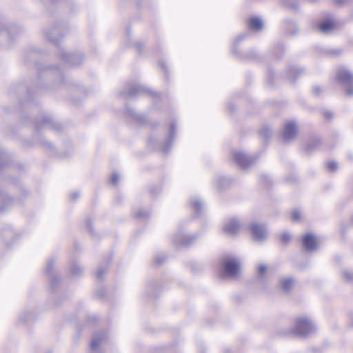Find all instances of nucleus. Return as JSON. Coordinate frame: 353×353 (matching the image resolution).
I'll return each mask as SVG.
<instances>
[{
	"instance_id": "obj_34",
	"label": "nucleus",
	"mask_w": 353,
	"mask_h": 353,
	"mask_svg": "<svg viewBox=\"0 0 353 353\" xmlns=\"http://www.w3.org/2000/svg\"><path fill=\"white\" fill-rule=\"evenodd\" d=\"M157 292V285L155 281H151L148 283L146 287V293L150 295H154Z\"/></svg>"
},
{
	"instance_id": "obj_45",
	"label": "nucleus",
	"mask_w": 353,
	"mask_h": 353,
	"mask_svg": "<svg viewBox=\"0 0 353 353\" xmlns=\"http://www.w3.org/2000/svg\"><path fill=\"white\" fill-rule=\"evenodd\" d=\"M105 294V290L103 287L98 288L95 292V296L97 298L101 299Z\"/></svg>"
},
{
	"instance_id": "obj_57",
	"label": "nucleus",
	"mask_w": 353,
	"mask_h": 353,
	"mask_svg": "<svg viewBox=\"0 0 353 353\" xmlns=\"http://www.w3.org/2000/svg\"><path fill=\"white\" fill-rule=\"evenodd\" d=\"M227 108L228 109V110L230 112H234L235 110V109H236L234 105H233L232 103H228V105H227Z\"/></svg>"
},
{
	"instance_id": "obj_19",
	"label": "nucleus",
	"mask_w": 353,
	"mask_h": 353,
	"mask_svg": "<svg viewBox=\"0 0 353 353\" xmlns=\"http://www.w3.org/2000/svg\"><path fill=\"white\" fill-rule=\"evenodd\" d=\"M14 199L0 188V213L3 212L8 207L12 205Z\"/></svg>"
},
{
	"instance_id": "obj_43",
	"label": "nucleus",
	"mask_w": 353,
	"mask_h": 353,
	"mask_svg": "<svg viewBox=\"0 0 353 353\" xmlns=\"http://www.w3.org/2000/svg\"><path fill=\"white\" fill-rule=\"evenodd\" d=\"M267 270V266L265 265H261L258 268V274L259 277L261 279H263L264 276L263 274Z\"/></svg>"
},
{
	"instance_id": "obj_60",
	"label": "nucleus",
	"mask_w": 353,
	"mask_h": 353,
	"mask_svg": "<svg viewBox=\"0 0 353 353\" xmlns=\"http://www.w3.org/2000/svg\"><path fill=\"white\" fill-rule=\"evenodd\" d=\"M156 142V139L153 137H150L148 140L149 145H153Z\"/></svg>"
},
{
	"instance_id": "obj_1",
	"label": "nucleus",
	"mask_w": 353,
	"mask_h": 353,
	"mask_svg": "<svg viewBox=\"0 0 353 353\" xmlns=\"http://www.w3.org/2000/svg\"><path fill=\"white\" fill-rule=\"evenodd\" d=\"M42 54L43 52L37 48H28L22 54L23 61L26 64L33 63L36 66L38 76L32 86L28 88L23 105L32 103L35 96L57 90L65 83L63 73L59 68L37 61Z\"/></svg>"
},
{
	"instance_id": "obj_13",
	"label": "nucleus",
	"mask_w": 353,
	"mask_h": 353,
	"mask_svg": "<svg viewBox=\"0 0 353 353\" xmlns=\"http://www.w3.org/2000/svg\"><path fill=\"white\" fill-rule=\"evenodd\" d=\"M232 157L234 161L243 169H246L255 161V159L241 151L234 152Z\"/></svg>"
},
{
	"instance_id": "obj_10",
	"label": "nucleus",
	"mask_w": 353,
	"mask_h": 353,
	"mask_svg": "<svg viewBox=\"0 0 353 353\" xmlns=\"http://www.w3.org/2000/svg\"><path fill=\"white\" fill-rule=\"evenodd\" d=\"M199 236V233L192 235L185 234L182 231L179 230L172 237V242L177 248L188 247L194 243Z\"/></svg>"
},
{
	"instance_id": "obj_38",
	"label": "nucleus",
	"mask_w": 353,
	"mask_h": 353,
	"mask_svg": "<svg viewBox=\"0 0 353 353\" xmlns=\"http://www.w3.org/2000/svg\"><path fill=\"white\" fill-rule=\"evenodd\" d=\"M290 240L291 235L288 232H283L279 236V241L284 244H288Z\"/></svg>"
},
{
	"instance_id": "obj_37",
	"label": "nucleus",
	"mask_w": 353,
	"mask_h": 353,
	"mask_svg": "<svg viewBox=\"0 0 353 353\" xmlns=\"http://www.w3.org/2000/svg\"><path fill=\"white\" fill-rule=\"evenodd\" d=\"M285 6L297 10L299 8V3L296 0H284Z\"/></svg>"
},
{
	"instance_id": "obj_5",
	"label": "nucleus",
	"mask_w": 353,
	"mask_h": 353,
	"mask_svg": "<svg viewBox=\"0 0 353 353\" xmlns=\"http://www.w3.org/2000/svg\"><path fill=\"white\" fill-rule=\"evenodd\" d=\"M248 32L240 34L233 42L231 52L232 55L241 61H258L260 60V55L254 50L241 52L239 49V43L249 36Z\"/></svg>"
},
{
	"instance_id": "obj_55",
	"label": "nucleus",
	"mask_w": 353,
	"mask_h": 353,
	"mask_svg": "<svg viewBox=\"0 0 353 353\" xmlns=\"http://www.w3.org/2000/svg\"><path fill=\"white\" fill-rule=\"evenodd\" d=\"M350 1V0H334V3L338 6H342Z\"/></svg>"
},
{
	"instance_id": "obj_15",
	"label": "nucleus",
	"mask_w": 353,
	"mask_h": 353,
	"mask_svg": "<svg viewBox=\"0 0 353 353\" xmlns=\"http://www.w3.org/2000/svg\"><path fill=\"white\" fill-rule=\"evenodd\" d=\"M302 244L306 251L312 252L317 248L316 238L314 234L307 233L303 236Z\"/></svg>"
},
{
	"instance_id": "obj_32",
	"label": "nucleus",
	"mask_w": 353,
	"mask_h": 353,
	"mask_svg": "<svg viewBox=\"0 0 353 353\" xmlns=\"http://www.w3.org/2000/svg\"><path fill=\"white\" fill-rule=\"evenodd\" d=\"M70 263L71 273L74 276H79L83 273V270L80 266V265L78 263V262H77L75 261H70Z\"/></svg>"
},
{
	"instance_id": "obj_3",
	"label": "nucleus",
	"mask_w": 353,
	"mask_h": 353,
	"mask_svg": "<svg viewBox=\"0 0 353 353\" xmlns=\"http://www.w3.org/2000/svg\"><path fill=\"white\" fill-rule=\"evenodd\" d=\"M33 123L34 127V138L39 140V143L46 149L49 152H53L54 148L50 142L45 140L43 137H40V134L42 131L48 129L54 130L57 132H60L63 130V126L61 123L57 122L54 118L50 114H43L38 116Z\"/></svg>"
},
{
	"instance_id": "obj_44",
	"label": "nucleus",
	"mask_w": 353,
	"mask_h": 353,
	"mask_svg": "<svg viewBox=\"0 0 353 353\" xmlns=\"http://www.w3.org/2000/svg\"><path fill=\"white\" fill-rule=\"evenodd\" d=\"M327 169L331 172H334L337 170L338 164L335 161H329L327 163Z\"/></svg>"
},
{
	"instance_id": "obj_50",
	"label": "nucleus",
	"mask_w": 353,
	"mask_h": 353,
	"mask_svg": "<svg viewBox=\"0 0 353 353\" xmlns=\"http://www.w3.org/2000/svg\"><path fill=\"white\" fill-rule=\"evenodd\" d=\"M323 114L326 119L330 120L333 118V113L331 111L324 110Z\"/></svg>"
},
{
	"instance_id": "obj_56",
	"label": "nucleus",
	"mask_w": 353,
	"mask_h": 353,
	"mask_svg": "<svg viewBox=\"0 0 353 353\" xmlns=\"http://www.w3.org/2000/svg\"><path fill=\"white\" fill-rule=\"evenodd\" d=\"M79 197V193L77 192H73L71 194V199L73 201H76Z\"/></svg>"
},
{
	"instance_id": "obj_61",
	"label": "nucleus",
	"mask_w": 353,
	"mask_h": 353,
	"mask_svg": "<svg viewBox=\"0 0 353 353\" xmlns=\"http://www.w3.org/2000/svg\"><path fill=\"white\" fill-rule=\"evenodd\" d=\"M21 121L23 123H27L28 121V117H23L21 118Z\"/></svg>"
},
{
	"instance_id": "obj_63",
	"label": "nucleus",
	"mask_w": 353,
	"mask_h": 353,
	"mask_svg": "<svg viewBox=\"0 0 353 353\" xmlns=\"http://www.w3.org/2000/svg\"><path fill=\"white\" fill-rule=\"evenodd\" d=\"M79 248V245L77 244L75 245V249L76 250H78Z\"/></svg>"
},
{
	"instance_id": "obj_40",
	"label": "nucleus",
	"mask_w": 353,
	"mask_h": 353,
	"mask_svg": "<svg viewBox=\"0 0 353 353\" xmlns=\"http://www.w3.org/2000/svg\"><path fill=\"white\" fill-rule=\"evenodd\" d=\"M260 181L261 183H264L267 186H270L272 183L271 179L267 174H261L260 176Z\"/></svg>"
},
{
	"instance_id": "obj_52",
	"label": "nucleus",
	"mask_w": 353,
	"mask_h": 353,
	"mask_svg": "<svg viewBox=\"0 0 353 353\" xmlns=\"http://www.w3.org/2000/svg\"><path fill=\"white\" fill-rule=\"evenodd\" d=\"M278 50H280L282 52V54L281 55L276 56V58L278 59H281L283 57V52H284V46L283 44H279L277 46Z\"/></svg>"
},
{
	"instance_id": "obj_9",
	"label": "nucleus",
	"mask_w": 353,
	"mask_h": 353,
	"mask_svg": "<svg viewBox=\"0 0 353 353\" xmlns=\"http://www.w3.org/2000/svg\"><path fill=\"white\" fill-rule=\"evenodd\" d=\"M54 257H50L47 262L45 270L46 274L49 277L50 289L53 293L56 292L57 289L61 284L60 277L54 272Z\"/></svg>"
},
{
	"instance_id": "obj_20",
	"label": "nucleus",
	"mask_w": 353,
	"mask_h": 353,
	"mask_svg": "<svg viewBox=\"0 0 353 353\" xmlns=\"http://www.w3.org/2000/svg\"><path fill=\"white\" fill-rule=\"evenodd\" d=\"M127 115L130 117L134 122L139 125H143L146 122V117L144 114H137L134 109L127 106L125 110Z\"/></svg>"
},
{
	"instance_id": "obj_4",
	"label": "nucleus",
	"mask_w": 353,
	"mask_h": 353,
	"mask_svg": "<svg viewBox=\"0 0 353 353\" xmlns=\"http://www.w3.org/2000/svg\"><path fill=\"white\" fill-rule=\"evenodd\" d=\"M146 94L154 99H159L160 93L152 90L150 88H147L137 81H131L127 83L125 88L119 93L121 97H137L138 96Z\"/></svg>"
},
{
	"instance_id": "obj_18",
	"label": "nucleus",
	"mask_w": 353,
	"mask_h": 353,
	"mask_svg": "<svg viewBox=\"0 0 353 353\" xmlns=\"http://www.w3.org/2000/svg\"><path fill=\"white\" fill-rule=\"evenodd\" d=\"M321 141L319 137H313L302 148V151L306 154H310L316 151L321 145Z\"/></svg>"
},
{
	"instance_id": "obj_46",
	"label": "nucleus",
	"mask_w": 353,
	"mask_h": 353,
	"mask_svg": "<svg viewBox=\"0 0 353 353\" xmlns=\"http://www.w3.org/2000/svg\"><path fill=\"white\" fill-rule=\"evenodd\" d=\"M165 259L166 258L164 256H157L155 258L154 263L156 265L159 266L165 261Z\"/></svg>"
},
{
	"instance_id": "obj_27",
	"label": "nucleus",
	"mask_w": 353,
	"mask_h": 353,
	"mask_svg": "<svg viewBox=\"0 0 353 353\" xmlns=\"http://www.w3.org/2000/svg\"><path fill=\"white\" fill-rule=\"evenodd\" d=\"M263 21L256 17H252L249 19L248 27L251 30L259 31L263 28Z\"/></svg>"
},
{
	"instance_id": "obj_35",
	"label": "nucleus",
	"mask_w": 353,
	"mask_h": 353,
	"mask_svg": "<svg viewBox=\"0 0 353 353\" xmlns=\"http://www.w3.org/2000/svg\"><path fill=\"white\" fill-rule=\"evenodd\" d=\"M33 314L30 312H26L21 314L19 318V321L22 324H26L32 317Z\"/></svg>"
},
{
	"instance_id": "obj_53",
	"label": "nucleus",
	"mask_w": 353,
	"mask_h": 353,
	"mask_svg": "<svg viewBox=\"0 0 353 353\" xmlns=\"http://www.w3.org/2000/svg\"><path fill=\"white\" fill-rule=\"evenodd\" d=\"M149 192L152 194H153V193L158 194L160 192V189L157 188L156 186H152L149 188Z\"/></svg>"
},
{
	"instance_id": "obj_47",
	"label": "nucleus",
	"mask_w": 353,
	"mask_h": 353,
	"mask_svg": "<svg viewBox=\"0 0 353 353\" xmlns=\"http://www.w3.org/2000/svg\"><path fill=\"white\" fill-rule=\"evenodd\" d=\"M322 92V88L319 85H314L312 88V94L316 96L319 97L321 93Z\"/></svg>"
},
{
	"instance_id": "obj_25",
	"label": "nucleus",
	"mask_w": 353,
	"mask_h": 353,
	"mask_svg": "<svg viewBox=\"0 0 353 353\" xmlns=\"http://www.w3.org/2000/svg\"><path fill=\"white\" fill-rule=\"evenodd\" d=\"M112 261V258L110 256L108 257L107 261H105L103 265L99 266L95 272L96 278L101 281L103 280V275L108 271L110 262Z\"/></svg>"
},
{
	"instance_id": "obj_14",
	"label": "nucleus",
	"mask_w": 353,
	"mask_h": 353,
	"mask_svg": "<svg viewBox=\"0 0 353 353\" xmlns=\"http://www.w3.org/2000/svg\"><path fill=\"white\" fill-rule=\"evenodd\" d=\"M250 230L254 241L261 242L265 240L267 232L264 225L252 223L250 225Z\"/></svg>"
},
{
	"instance_id": "obj_58",
	"label": "nucleus",
	"mask_w": 353,
	"mask_h": 353,
	"mask_svg": "<svg viewBox=\"0 0 353 353\" xmlns=\"http://www.w3.org/2000/svg\"><path fill=\"white\" fill-rule=\"evenodd\" d=\"M134 47L139 50L140 51L143 47V45L141 42H137L135 44H134Z\"/></svg>"
},
{
	"instance_id": "obj_54",
	"label": "nucleus",
	"mask_w": 353,
	"mask_h": 353,
	"mask_svg": "<svg viewBox=\"0 0 353 353\" xmlns=\"http://www.w3.org/2000/svg\"><path fill=\"white\" fill-rule=\"evenodd\" d=\"M98 319V317L96 315H91L88 317V321L90 323H94Z\"/></svg>"
},
{
	"instance_id": "obj_23",
	"label": "nucleus",
	"mask_w": 353,
	"mask_h": 353,
	"mask_svg": "<svg viewBox=\"0 0 353 353\" xmlns=\"http://www.w3.org/2000/svg\"><path fill=\"white\" fill-rule=\"evenodd\" d=\"M239 225V221L236 219H232L225 225L223 230L227 234H234L237 232Z\"/></svg>"
},
{
	"instance_id": "obj_7",
	"label": "nucleus",
	"mask_w": 353,
	"mask_h": 353,
	"mask_svg": "<svg viewBox=\"0 0 353 353\" xmlns=\"http://www.w3.org/2000/svg\"><path fill=\"white\" fill-rule=\"evenodd\" d=\"M336 81L343 85L345 89V95L353 96V74L345 69H339L336 74Z\"/></svg>"
},
{
	"instance_id": "obj_11",
	"label": "nucleus",
	"mask_w": 353,
	"mask_h": 353,
	"mask_svg": "<svg viewBox=\"0 0 353 353\" xmlns=\"http://www.w3.org/2000/svg\"><path fill=\"white\" fill-rule=\"evenodd\" d=\"M176 128L177 124L176 121H172L168 127V137L160 147V151L162 153L167 154L170 150L176 139Z\"/></svg>"
},
{
	"instance_id": "obj_22",
	"label": "nucleus",
	"mask_w": 353,
	"mask_h": 353,
	"mask_svg": "<svg viewBox=\"0 0 353 353\" xmlns=\"http://www.w3.org/2000/svg\"><path fill=\"white\" fill-rule=\"evenodd\" d=\"M284 24L286 26L285 34L294 36L299 32V28L297 23L292 19H285Z\"/></svg>"
},
{
	"instance_id": "obj_24",
	"label": "nucleus",
	"mask_w": 353,
	"mask_h": 353,
	"mask_svg": "<svg viewBox=\"0 0 353 353\" xmlns=\"http://www.w3.org/2000/svg\"><path fill=\"white\" fill-rule=\"evenodd\" d=\"M214 181L216 187L221 190L228 188L231 183V179L223 176H216Z\"/></svg>"
},
{
	"instance_id": "obj_41",
	"label": "nucleus",
	"mask_w": 353,
	"mask_h": 353,
	"mask_svg": "<svg viewBox=\"0 0 353 353\" xmlns=\"http://www.w3.org/2000/svg\"><path fill=\"white\" fill-rule=\"evenodd\" d=\"M342 274L344 277V279L347 282H352L353 281V273L348 272L347 270H343Z\"/></svg>"
},
{
	"instance_id": "obj_21",
	"label": "nucleus",
	"mask_w": 353,
	"mask_h": 353,
	"mask_svg": "<svg viewBox=\"0 0 353 353\" xmlns=\"http://www.w3.org/2000/svg\"><path fill=\"white\" fill-rule=\"evenodd\" d=\"M106 337V332L104 331H97L93 334L92 341L90 343V349L95 350L101 343L102 341Z\"/></svg>"
},
{
	"instance_id": "obj_2",
	"label": "nucleus",
	"mask_w": 353,
	"mask_h": 353,
	"mask_svg": "<svg viewBox=\"0 0 353 353\" xmlns=\"http://www.w3.org/2000/svg\"><path fill=\"white\" fill-rule=\"evenodd\" d=\"M63 26L58 24L44 31L46 39L57 46L58 56L65 63L70 66H77L83 61V56L81 53L66 52L59 45V41L64 37Z\"/></svg>"
},
{
	"instance_id": "obj_33",
	"label": "nucleus",
	"mask_w": 353,
	"mask_h": 353,
	"mask_svg": "<svg viewBox=\"0 0 353 353\" xmlns=\"http://www.w3.org/2000/svg\"><path fill=\"white\" fill-rule=\"evenodd\" d=\"M334 28V23L332 20L327 19L319 25V29L323 32H326Z\"/></svg>"
},
{
	"instance_id": "obj_39",
	"label": "nucleus",
	"mask_w": 353,
	"mask_h": 353,
	"mask_svg": "<svg viewBox=\"0 0 353 353\" xmlns=\"http://www.w3.org/2000/svg\"><path fill=\"white\" fill-rule=\"evenodd\" d=\"M150 213L145 210H139L135 214V218L139 219H145L149 217Z\"/></svg>"
},
{
	"instance_id": "obj_42",
	"label": "nucleus",
	"mask_w": 353,
	"mask_h": 353,
	"mask_svg": "<svg viewBox=\"0 0 353 353\" xmlns=\"http://www.w3.org/2000/svg\"><path fill=\"white\" fill-rule=\"evenodd\" d=\"M291 218L293 221H299L301 219V212L299 210H294L291 213Z\"/></svg>"
},
{
	"instance_id": "obj_30",
	"label": "nucleus",
	"mask_w": 353,
	"mask_h": 353,
	"mask_svg": "<svg viewBox=\"0 0 353 353\" xmlns=\"http://www.w3.org/2000/svg\"><path fill=\"white\" fill-rule=\"evenodd\" d=\"M272 134V131L268 125H264L261 128L259 131L260 137L263 139L265 142H267L270 140Z\"/></svg>"
},
{
	"instance_id": "obj_28",
	"label": "nucleus",
	"mask_w": 353,
	"mask_h": 353,
	"mask_svg": "<svg viewBox=\"0 0 353 353\" xmlns=\"http://www.w3.org/2000/svg\"><path fill=\"white\" fill-rule=\"evenodd\" d=\"M8 181L19 190V192L21 194L20 199H26L28 196V192L22 187L18 178H9Z\"/></svg>"
},
{
	"instance_id": "obj_29",
	"label": "nucleus",
	"mask_w": 353,
	"mask_h": 353,
	"mask_svg": "<svg viewBox=\"0 0 353 353\" xmlns=\"http://www.w3.org/2000/svg\"><path fill=\"white\" fill-rule=\"evenodd\" d=\"M10 165L8 154L0 148V172L4 170Z\"/></svg>"
},
{
	"instance_id": "obj_6",
	"label": "nucleus",
	"mask_w": 353,
	"mask_h": 353,
	"mask_svg": "<svg viewBox=\"0 0 353 353\" xmlns=\"http://www.w3.org/2000/svg\"><path fill=\"white\" fill-rule=\"evenodd\" d=\"M314 330L315 327L311 319L307 317H301L296 319L293 332L297 336L305 337L314 332Z\"/></svg>"
},
{
	"instance_id": "obj_48",
	"label": "nucleus",
	"mask_w": 353,
	"mask_h": 353,
	"mask_svg": "<svg viewBox=\"0 0 353 353\" xmlns=\"http://www.w3.org/2000/svg\"><path fill=\"white\" fill-rule=\"evenodd\" d=\"M274 77V74L273 71L269 70L268 75L267 77V82L270 85H272L273 84L272 80H273Z\"/></svg>"
},
{
	"instance_id": "obj_51",
	"label": "nucleus",
	"mask_w": 353,
	"mask_h": 353,
	"mask_svg": "<svg viewBox=\"0 0 353 353\" xmlns=\"http://www.w3.org/2000/svg\"><path fill=\"white\" fill-rule=\"evenodd\" d=\"M159 66H160L161 69H162L165 72V78L168 79V68H167L165 63L163 62H161L159 63Z\"/></svg>"
},
{
	"instance_id": "obj_12",
	"label": "nucleus",
	"mask_w": 353,
	"mask_h": 353,
	"mask_svg": "<svg viewBox=\"0 0 353 353\" xmlns=\"http://www.w3.org/2000/svg\"><path fill=\"white\" fill-rule=\"evenodd\" d=\"M297 134V126L294 121L287 122L281 132L282 141L290 143L293 141Z\"/></svg>"
},
{
	"instance_id": "obj_59",
	"label": "nucleus",
	"mask_w": 353,
	"mask_h": 353,
	"mask_svg": "<svg viewBox=\"0 0 353 353\" xmlns=\"http://www.w3.org/2000/svg\"><path fill=\"white\" fill-rule=\"evenodd\" d=\"M341 53L340 50H334L331 51V54L334 55H339Z\"/></svg>"
},
{
	"instance_id": "obj_49",
	"label": "nucleus",
	"mask_w": 353,
	"mask_h": 353,
	"mask_svg": "<svg viewBox=\"0 0 353 353\" xmlns=\"http://www.w3.org/2000/svg\"><path fill=\"white\" fill-rule=\"evenodd\" d=\"M119 181V174L118 173H113L110 179V183L115 185Z\"/></svg>"
},
{
	"instance_id": "obj_8",
	"label": "nucleus",
	"mask_w": 353,
	"mask_h": 353,
	"mask_svg": "<svg viewBox=\"0 0 353 353\" xmlns=\"http://www.w3.org/2000/svg\"><path fill=\"white\" fill-rule=\"evenodd\" d=\"M240 272V263L237 259L225 258L221 262L223 276L236 277Z\"/></svg>"
},
{
	"instance_id": "obj_62",
	"label": "nucleus",
	"mask_w": 353,
	"mask_h": 353,
	"mask_svg": "<svg viewBox=\"0 0 353 353\" xmlns=\"http://www.w3.org/2000/svg\"><path fill=\"white\" fill-rule=\"evenodd\" d=\"M347 157H348V158H349L350 159H351V160H352V159H353V154H348Z\"/></svg>"
},
{
	"instance_id": "obj_26",
	"label": "nucleus",
	"mask_w": 353,
	"mask_h": 353,
	"mask_svg": "<svg viewBox=\"0 0 353 353\" xmlns=\"http://www.w3.org/2000/svg\"><path fill=\"white\" fill-rule=\"evenodd\" d=\"M190 206L194 210L196 216H201L203 208L202 201L198 198H194L190 200Z\"/></svg>"
},
{
	"instance_id": "obj_36",
	"label": "nucleus",
	"mask_w": 353,
	"mask_h": 353,
	"mask_svg": "<svg viewBox=\"0 0 353 353\" xmlns=\"http://www.w3.org/2000/svg\"><path fill=\"white\" fill-rule=\"evenodd\" d=\"M85 225L90 234L94 235L95 233L92 229V221L90 217L86 216L85 218Z\"/></svg>"
},
{
	"instance_id": "obj_16",
	"label": "nucleus",
	"mask_w": 353,
	"mask_h": 353,
	"mask_svg": "<svg viewBox=\"0 0 353 353\" xmlns=\"http://www.w3.org/2000/svg\"><path fill=\"white\" fill-rule=\"evenodd\" d=\"M4 30L6 34V37L10 38L12 40L15 37L22 32V28L16 24H10L8 26H2L0 24V32Z\"/></svg>"
},
{
	"instance_id": "obj_31",
	"label": "nucleus",
	"mask_w": 353,
	"mask_h": 353,
	"mask_svg": "<svg viewBox=\"0 0 353 353\" xmlns=\"http://www.w3.org/2000/svg\"><path fill=\"white\" fill-rule=\"evenodd\" d=\"M293 283L294 279L292 277L282 279L280 281L281 288L284 292H288L292 288Z\"/></svg>"
},
{
	"instance_id": "obj_17",
	"label": "nucleus",
	"mask_w": 353,
	"mask_h": 353,
	"mask_svg": "<svg viewBox=\"0 0 353 353\" xmlns=\"http://www.w3.org/2000/svg\"><path fill=\"white\" fill-rule=\"evenodd\" d=\"M303 73V68L295 65H290L287 70L286 77L291 83H294L296 80Z\"/></svg>"
}]
</instances>
